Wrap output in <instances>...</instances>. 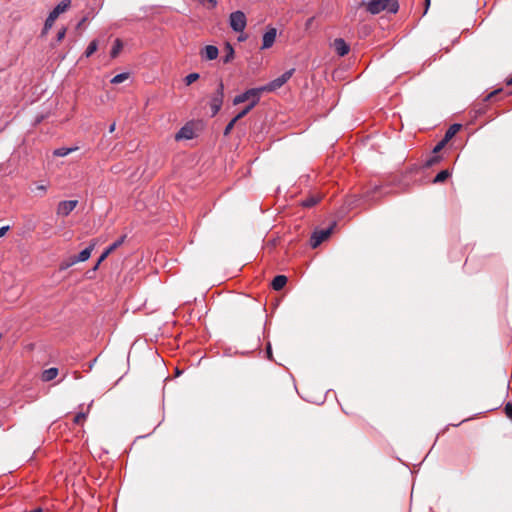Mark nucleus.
Returning <instances> with one entry per match:
<instances>
[{
	"label": "nucleus",
	"mask_w": 512,
	"mask_h": 512,
	"mask_svg": "<svg viewBox=\"0 0 512 512\" xmlns=\"http://www.w3.org/2000/svg\"><path fill=\"white\" fill-rule=\"evenodd\" d=\"M366 9L371 14H378L382 11L396 13L399 9L398 0H370L366 4Z\"/></svg>",
	"instance_id": "obj_1"
},
{
	"label": "nucleus",
	"mask_w": 512,
	"mask_h": 512,
	"mask_svg": "<svg viewBox=\"0 0 512 512\" xmlns=\"http://www.w3.org/2000/svg\"><path fill=\"white\" fill-rule=\"evenodd\" d=\"M70 5H71L70 0H63L49 13V15L45 21L42 34H46L49 31V29L52 28L55 20L59 17L60 14L67 11V9L70 7Z\"/></svg>",
	"instance_id": "obj_2"
},
{
	"label": "nucleus",
	"mask_w": 512,
	"mask_h": 512,
	"mask_svg": "<svg viewBox=\"0 0 512 512\" xmlns=\"http://www.w3.org/2000/svg\"><path fill=\"white\" fill-rule=\"evenodd\" d=\"M262 92H264L262 87L249 89L243 94L237 95L233 99V104L238 105L248 100L250 103L258 104Z\"/></svg>",
	"instance_id": "obj_3"
},
{
	"label": "nucleus",
	"mask_w": 512,
	"mask_h": 512,
	"mask_svg": "<svg viewBox=\"0 0 512 512\" xmlns=\"http://www.w3.org/2000/svg\"><path fill=\"white\" fill-rule=\"evenodd\" d=\"M295 69H290L284 72L281 76L274 79L265 86H262L264 92H272L281 88L293 75Z\"/></svg>",
	"instance_id": "obj_4"
},
{
	"label": "nucleus",
	"mask_w": 512,
	"mask_h": 512,
	"mask_svg": "<svg viewBox=\"0 0 512 512\" xmlns=\"http://www.w3.org/2000/svg\"><path fill=\"white\" fill-rule=\"evenodd\" d=\"M229 22L235 32H242L247 24L246 16L242 11H235L230 14Z\"/></svg>",
	"instance_id": "obj_5"
},
{
	"label": "nucleus",
	"mask_w": 512,
	"mask_h": 512,
	"mask_svg": "<svg viewBox=\"0 0 512 512\" xmlns=\"http://www.w3.org/2000/svg\"><path fill=\"white\" fill-rule=\"evenodd\" d=\"M224 98V84L222 81H220L218 85V89L213 95L211 102H210V108L212 111V116H215L221 109L222 103Z\"/></svg>",
	"instance_id": "obj_6"
},
{
	"label": "nucleus",
	"mask_w": 512,
	"mask_h": 512,
	"mask_svg": "<svg viewBox=\"0 0 512 512\" xmlns=\"http://www.w3.org/2000/svg\"><path fill=\"white\" fill-rule=\"evenodd\" d=\"M333 230V225L327 229L317 230L315 231L310 239V245L312 248L318 247L323 241L327 240Z\"/></svg>",
	"instance_id": "obj_7"
},
{
	"label": "nucleus",
	"mask_w": 512,
	"mask_h": 512,
	"mask_svg": "<svg viewBox=\"0 0 512 512\" xmlns=\"http://www.w3.org/2000/svg\"><path fill=\"white\" fill-rule=\"evenodd\" d=\"M77 200L61 201L57 206L56 213L58 216H68L77 206Z\"/></svg>",
	"instance_id": "obj_8"
},
{
	"label": "nucleus",
	"mask_w": 512,
	"mask_h": 512,
	"mask_svg": "<svg viewBox=\"0 0 512 512\" xmlns=\"http://www.w3.org/2000/svg\"><path fill=\"white\" fill-rule=\"evenodd\" d=\"M277 31L275 28H270L264 35H263V42L261 49H268L270 48L276 39Z\"/></svg>",
	"instance_id": "obj_9"
},
{
	"label": "nucleus",
	"mask_w": 512,
	"mask_h": 512,
	"mask_svg": "<svg viewBox=\"0 0 512 512\" xmlns=\"http://www.w3.org/2000/svg\"><path fill=\"white\" fill-rule=\"evenodd\" d=\"M126 238V235H123L119 240L115 241L113 244H111L99 257L98 264H101L113 251H115L118 247H120L124 240Z\"/></svg>",
	"instance_id": "obj_10"
},
{
	"label": "nucleus",
	"mask_w": 512,
	"mask_h": 512,
	"mask_svg": "<svg viewBox=\"0 0 512 512\" xmlns=\"http://www.w3.org/2000/svg\"><path fill=\"white\" fill-rule=\"evenodd\" d=\"M333 47L339 56L347 55L350 50L348 44L342 38L335 39Z\"/></svg>",
	"instance_id": "obj_11"
},
{
	"label": "nucleus",
	"mask_w": 512,
	"mask_h": 512,
	"mask_svg": "<svg viewBox=\"0 0 512 512\" xmlns=\"http://www.w3.org/2000/svg\"><path fill=\"white\" fill-rule=\"evenodd\" d=\"M195 133H194V129L192 126L190 125H185L183 126L178 132L177 134L175 135V139L176 140H181V139H192L194 137Z\"/></svg>",
	"instance_id": "obj_12"
},
{
	"label": "nucleus",
	"mask_w": 512,
	"mask_h": 512,
	"mask_svg": "<svg viewBox=\"0 0 512 512\" xmlns=\"http://www.w3.org/2000/svg\"><path fill=\"white\" fill-rule=\"evenodd\" d=\"M219 51L216 46L207 45L201 51V55L204 56L207 60H214L218 57Z\"/></svg>",
	"instance_id": "obj_13"
},
{
	"label": "nucleus",
	"mask_w": 512,
	"mask_h": 512,
	"mask_svg": "<svg viewBox=\"0 0 512 512\" xmlns=\"http://www.w3.org/2000/svg\"><path fill=\"white\" fill-rule=\"evenodd\" d=\"M95 246H96V242H92L87 248H85L77 256H75L76 260L78 262L87 261L90 258L91 253L94 250Z\"/></svg>",
	"instance_id": "obj_14"
},
{
	"label": "nucleus",
	"mask_w": 512,
	"mask_h": 512,
	"mask_svg": "<svg viewBox=\"0 0 512 512\" xmlns=\"http://www.w3.org/2000/svg\"><path fill=\"white\" fill-rule=\"evenodd\" d=\"M287 277L285 275H277L273 280H272V288L276 291H279L281 290L286 284H287Z\"/></svg>",
	"instance_id": "obj_15"
},
{
	"label": "nucleus",
	"mask_w": 512,
	"mask_h": 512,
	"mask_svg": "<svg viewBox=\"0 0 512 512\" xmlns=\"http://www.w3.org/2000/svg\"><path fill=\"white\" fill-rule=\"evenodd\" d=\"M461 124H453L451 125L445 135H444V142H449L455 135L456 133L461 129Z\"/></svg>",
	"instance_id": "obj_16"
},
{
	"label": "nucleus",
	"mask_w": 512,
	"mask_h": 512,
	"mask_svg": "<svg viewBox=\"0 0 512 512\" xmlns=\"http://www.w3.org/2000/svg\"><path fill=\"white\" fill-rule=\"evenodd\" d=\"M58 375V369L57 368H49L43 371L42 373V380L45 382L51 381L54 378H56Z\"/></svg>",
	"instance_id": "obj_17"
},
{
	"label": "nucleus",
	"mask_w": 512,
	"mask_h": 512,
	"mask_svg": "<svg viewBox=\"0 0 512 512\" xmlns=\"http://www.w3.org/2000/svg\"><path fill=\"white\" fill-rule=\"evenodd\" d=\"M319 201L320 198L318 196L312 195L302 201V206L306 208H311L315 206Z\"/></svg>",
	"instance_id": "obj_18"
},
{
	"label": "nucleus",
	"mask_w": 512,
	"mask_h": 512,
	"mask_svg": "<svg viewBox=\"0 0 512 512\" xmlns=\"http://www.w3.org/2000/svg\"><path fill=\"white\" fill-rule=\"evenodd\" d=\"M78 149V147H73V148H58L56 150H54L53 152V155L54 156H57V157H64V156H67L68 154H70L71 152L73 151H76Z\"/></svg>",
	"instance_id": "obj_19"
},
{
	"label": "nucleus",
	"mask_w": 512,
	"mask_h": 512,
	"mask_svg": "<svg viewBox=\"0 0 512 512\" xmlns=\"http://www.w3.org/2000/svg\"><path fill=\"white\" fill-rule=\"evenodd\" d=\"M451 175L448 169L440 171L435 178L433 179V183H442Z\"/></svg>",
	"instance_id": "obj_20"
},
{
	"label": "nucleus",
	"mask_w": 512,
	"mask_h": 512,
	"mask_svg": "<svg viewBox=\"0 0 512 512\" xmlns=\"http://www.w3.org/2000/svg\"><path fill=\"white\" fill-rule=\"evenodd\" d=\"M123 48V43L120 39H116L111 49V57L116 58Z\"/></svg>",
	"instance_id": "obj_21"
},
{
	"label": "nucleus",
	"mask_w": 512,
	"mask_h": 512,
	"mask_svg": "<svg viewBox=\"0 0 512 512\" xmlns=\"http://www.w3.org/2000/svg\"><path fill=\"white\" fill-rule=\"evenodd\" d=\"M225 52H226V55L223 58V62L229 63L234 58V49L230 43H226Z\"/></svg>",
	"instance_id": "obj_22"
},
{
	"label": "nucleus",
	"mask_w": 512,
	"mask_h": 512,
	"mask_svg": "<svg viewBox=\"0 0 512 512\" xmlns=\"http://www.w3.org/2000/svg\"><path fill=\"white\" fill-rule=\"evenodd\" d=\"M129 76H130L129 73H127V72L120 73L111 79V83L120 84V83L126 81L129 78Z\"/></svg>",
	"instance_id": "obj_23"
},
{
	"label": "nucleus",
	"mask_w": 512,
	"mask_h": 512,
	"mask_svg": "<svg viewBox=\"0 0 512 512\" xmlns=\"http://www.w3.org/2000/svg\"><path fill=\"white\" fill-rule=\"evenodd\" d=\"M257 104L249 103L242 111L236 115V119L240 120L245 117Z\"/></svg>",
	"instance_id": "obj_24"
},
{
	"label": "nucleus",
	"mask_w": 512,
	"mask_h": 512,
	"mask_svg": "<svg viewBox=\"0 0 512 512\" xmlns=\"http://www.w3.org/2000/svg\"><path fill=\"white\" fill-rule=\"evenodd\" d=\"M97 47H98L97 41L96 40L91 41L85 51V56L90 57L94 52H96Z\"/></svg>",
	"instance_id": "obj_25"
},
{
	"label": "nucleus",
	"mask_w": 512,
	"mask_h": 512,
	"mask_svg": "<svg viewBox=\"0 0 512 512\" xmlns=\"http://www.w3.org/2000/svg\"><path fill=\"white\" fill-rule=\"evenodd\" d=\"M47 188H48V186L46 184H38L35 187L36 195L40 196V197L44 196L46 194Z\"/></svg>",
	"instance_id": "obj_26"
},
{
	"label": "nucleus",
	"mask_w": 512,
	"mask_h": 512,
	"mask_svg": "<svg viewBox=\"0 0 512 512\" xmlns=\"http://www.w3.org/2000/svg\"><path fill=\"white\" fill-rule=\"evenodd\" d=\"M86 417H87V413H85V412H79V413H77V414L75 415V417H74V420H73V421H74V423H75V424H77V425H81V424H83V422L85 421Z\"/></svg>",
	"instance_id": "obj_27"
},
{
	"label": "nucleus",
	"mask_w": 512,
	"mask_h": 512,
	"mask_svg": "<svg viewBox=\"0 0 512 512\" xmlns=\"http://www.w3.org/2000/svg\"><path fill=\"white\" fill-rule=\"evenodd\" d=\"M441 160V157L440 156H437V155H434L432 157H430L426 162H425V167L429 168V167H432L433 165L439 163Z\"/></svg>",
	"instance_id": "obj_28"
},
{
	"label": "nucleus",
	"mask_w": 512,
	"mask_h": 512,
	"mask_svg": "<svg viewBox=\"0 0 512 512\" xmlns=\"http://www.w3.org/2000/svg\"><path fill=\"white\" fill-rule=\"evenodd\" d=\"M199 74L198 73H190L189 75H187L185 77V82L187 85H191L192 83H194L195 81H197L199 79Z\"/></svg>",
	"instance_id": "obj_29"
},
{
	"label": "nucleus",
	"mask_w": 512,
	"mask_h": 512,
	"mask_svg": "<svg viewBox=\"0 0 512 512\" xmlns=\"http://www.w3.org/2000/svg\"><path fill=\"white\" fill-rule=\"evenodd\" d=\"M238 121V119H236V116L226 125L225 129H224V135H228L230 134V132L232 131V129L234 128L236 122Z\"/></svg>",
	"instance_id": "obj_30"
},
{
	"label": "nucleus",
	"mask_w": 512,
	"mask_h": 512,
	"mask_svg": "<svg viewBox=\"0 0 512 512\" xmlns=\"http://www.w3.org/2000/svg\"><path fill=\"white\" fill-rule=\"evenodd\" d=\"M504 411H505V414L506 416L512 420V403L511 402H508L505 407H504Z\"/></svg>",
	"instance_id": "obj_31"
},
{
	"label": "nucleus",
	"mask_w": 512,
	"mask_h": 512,
	"mask_svg": "<svg viewBox=\"0 0 512 512\" xmlns=\"http://www.w3.org/2000/svg\"><path fill=\"white\" fill-rule=\"evenodd\" d=\"M448 142H444V139H442L433 149V153H438L439 151H441L445 145L447 144Z\"/></svg>",
	"instance_id": "obj_32"
},
{
	"label": "nucleus",
	"mask_w": 512,
	"mask_h": 512,
	"mask_svg": "<svg viewBox=\"0 0 512 512\" xmlns=\"http://www.w3.org/2000/svg\"><path fill=\"white\" fill-rule=\"evenodd\" d=\"M65 34H66V29L65 28L61 29L57 34V40L61 41L65 37Z\"/></svg>",
	"instance_id": "obj_33"
},
{
	"label": "nucleus",
	"mask_w": 512,
	"mask_h": 512,
	"mask_svg": "<svg viewBox=\"0 0 512 512\" xmlns=\"http://www.w3.org/2000/svg\"><path fill=\"white\" fill-rule=\"evenodd\" d=\"M69 267H71V266H70V264L68 263V261H67V260H64V261L60 264V267H59V268H60V270H66V269H68Z\"/></svg>",
	"instance_id": "obj_34"
},
{
	"label": "nucleus",
	"mask_w": 512,
	"mask_h": 512,
	"mask_svg": "<svg viewBox=\"0 0 512 512\" xmlns=\"http://www.w3.org/2000/svg\"><path fill=\"white\" fill-rule=\"evenodd\" d=\"M201 2H208L211 8H215L217 6V0H201Z\"/></svg>",
	"instance_id": "obj_35"
},
{
	"label": "nucleus",
	"mask_w": 512,
	"mask_h": 512,
	"mask_svg": "<svg viewBox=\"0 0 512 512\" xmlns=\"http://www.w3.org/2000/svg\"><path fill=\"white\" fill-rule=\"evenodd\" d=\"M499 91H500V90H495V91H493V92L489 93V94L486 96L485 100H486V101H488V100L492 99V98H493V97H494V96H495Z\"/></svg>",
	"instance_id": "obj_36"
},
{
	"label": "nucleus",
	"mask_w": 512,
	"mask_h": 512,
	"mask_svg": "<svg viewBox=\"0 0 512 512\" xmlns=\"http://www.w3.org/2000/svg\"><path fill=\"white\" fill-rule=\"evenodd\" d=\"M68 263L70 264V266H73L74 264L78 263V261L76 260L75 256H71L67 259Z\"/></svg>",
	"instance_id": "obj_37"
},
{
	"label": "nucleus",
	"mask_w": 512,
	"mask_h": 512,
	"mask_svg": "<svg viewBox=\"0 0 512 512\" xmlns=\"http://www.w3.org/2000/svg\"><path fill=\"white\" fill-rule=\"evenodd\" d=\"M8 230H9V226L1 227L0 228V237H3Z\"/></svg>",
	"instance_id": "obj_38"
},
{
	"label": "nucleus",
	"mask_w": 512,
	"mask_h": 512,
	"mask_svg": "<svg viewBox=\"0 0 512 512\" xmlns=\"http://www.w3.org/2000/svg\"><path fill=\"white\" fill-rule=\"evenodd\" d=\"M429 6H430V0H425V11H424V14L427 13Z\"/></svg>",
	"instance_id": "obj_39"
},
{
	"label": "nucleus",
	"mask_w": 512,
	"mask_h": 512,
	"mask_svg": "<svg viewBox=\"0 0 512 512\" xmlns=\"http://www.w3.org/2000/svg\"><path fill=\"white\" fill-rule=\"evenodd\" d=\"M115 128H116V124L115 123H112L109 127V132L110 133H113L115 131Z\"/></svg>",
	"instance_id": "obj_40"
},
{
	"label": "nucleus",
	"mask_w": 512,
	"mask_h": 512,
	"mask_svg": "<svg viewBox=\"0 0 512 512\" xmlns=\"http://www.w3.org/2000/svg\"><path fill=\"white\" fill-rule=\"evenodd\" d=\"M267 354H268V357L271 359L272 358V351H271V346L270 344L268 345L267 347Z\"/></svg>",
	"instance_id": "obj_41"
},
{
	"label": "nucleus",
	"mask_w": 512,
	"mask_h": 512,
	"mask_svg": "<svg viewBox=\"0 0 512 512\" xmlns=\"http://www.w3.org/2000/svg\"><path fill=\"white\" fill-rule=\"evenodd\" d=\"M30 512H43V510L41 508H37V509H34V510L30 511Z\"/></svg>",
	"instance_id": "obj_42"
},
{
	"label": "nucleus",
	"mask_w": 512,
	"mask_h": 512,
	"mask_svg": "<svg viewBox=\"0 0 512 512\" xmlns=\"http://www.w3.org/2000/svg\"><path fill=\"white\" fill-rule=\"evenodd\" d=\"M100 264H98V262L95 264L94 268H93V271H96L98 269Z\"/></svg>",
	"instance_id": "obj_43"
},
{
	"label": "nucleus",
	"mask_w": 512,
	"mask_h": 512,
	"mask_svg": "<svg viewBox=\"0 0 512 512\" xmlns=\"http://www.w3.org/2000/svg\"><path fill=\"white\" fill-rule=\"evenodd\" d=\"M507 85H512V77L507 80Z\"/></svg>",
	"instance_id": "obj_44"
}]
</instances>
